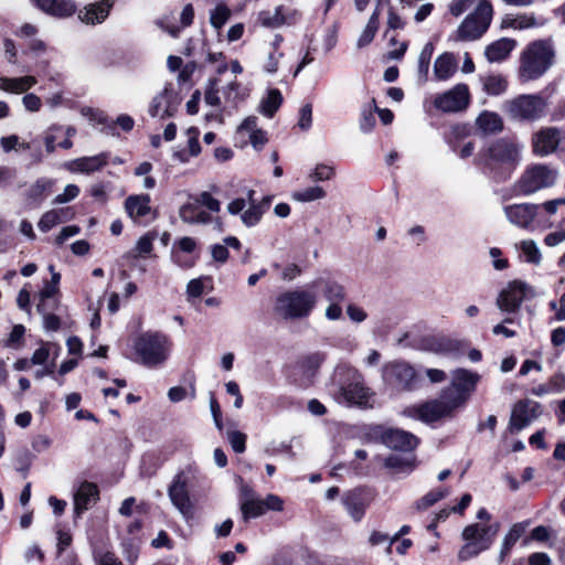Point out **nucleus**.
Instances as JSON below:
<instances>
[{
    "instance_id": "obj_1",
    "label": "nucleus",
    "mask_w": 565,
    "mask_h": 565,
    "mask_svg": "<svg viewBox=\"0 0 565 565\" xmlns=\"http://www.w3.org/2000/svg\"><path fill=\"white\" fill-rule=\"evenodd\" d=\"M523 145L514 138L501 137L487 142L477 153L475 162L497 181L510 179L522 161Z\"/></svg>"
},
{
    "instance_id": "obj_2",
    "label": "nucleus",
    "mask_w": 565,
    "mask_h": 565,
    "mask_svg": "<svg viewBox=\"0 0 565 565\" xmlns=\"http://www.w3.org/2000/svg\"><path fill=\"white\" fill-rule=\"evenodd\" d=\"M555 50L551 41L537 40L526 45L520 56L519 77L522 82L543 76L553 65Z\"/></svg>"
},
{
    "instance_id": "obj_3",
    "label": "nucleus",
    "mask_w": 565,
    "mask_h": 565,
    "mask_svg": "<svg viewBox=\"0 0 565 565\" xmlns=\"http://www.w3.org/2000/svg\"><path fill=\"white\" fill-rule=\"evenodd\" d=\"M317 302L318 297L315 291L297 288L279 294L273 310L284 320H298L309 317Z\"/></svg>"
},
{
    "instance_id": "obj_4",
    "label": "nucleus",
    "mask_w": 565,
    "mask_h": 565,
    "mask_svg": "<svg viewBox=\"0 0 565 565\" xmlns=\"http://www.w3.org/2000/svg\"><path fill=\"white\" fill-rule=\"evenodd\" d=\"M171 342L169 338L159 332L141 334L135 342V351L140 362L154 367L162 364L169 356Z\"/></svg>"
},
{
    "instance_id": "obj_5",
    "label": "nucleus",
    "mask_w": 565,
    "mask_h": 565,
    "mask_svg": "<svg viewBox=\"0 0 565 565\" xmlns=\"http://www.w3.org/2000/svg\"><path fill=\"white\" fill-rule=\"evenodd\" d=\"M503 111L514 121H535L546 111V102L539 94H523L503 103Z\"/></svg>"
},
{
    "instance_id": "obj_6",
    "label": "nucleus",
    "mask_w": 565,
    "mask_h": 565,
    "mask_svg": "<svg viewBox=\"0 0 565 565\" xmlns=\"http://www.w3.org/2000/svg\"><path fill=\"white\" fill-rule=\"evenodd\" d=\"M498 530L499 524H470L466 526L462 531V539L466 541V544L459 550L458 559L465 562L489 550Z\"/></svg>"
},
{
    "instance_id": "obj_7",
    "label": "nucleus",
    "mask_w": 565,
    "mask_h": 565,
    "mask_svg": "<svg viewBox=\"0 0 565 565\" xmlns=\"http://www.w3.org/2000/svg\"><path fill=\"white\" fill-rule=\"evenodd\" d=\"M493 17L492 4L488 0H480L473 12L469 13L457 29V39L460 41H476L489 29Z\"/></svg>"
},
{
    "instance_id": "obj_8",
    "label": "nucleus",
    "mask_w": 565,
    "mask_h": 565,
    "mask_svg": "<svg viewBox=\"0 0 565 565\" xmlns=\"http://www.w3.org/2000/svg\"><path fill=\"white\" fill-rule=\"evenodd\" d=\"M382 379L386 386L396 392H409L418 386L416 370L406 361L394 360L382 367Z\"/></svg>"
},
{
    "instance_id": "obj_9",
    "label": "nucleus",
    "mask_w": 565,
    "mask_h": 565,
    "mask_svg": "<svg viewBox=\"0 0 565 565\" xmlns=\"http://www.w3.org/2000/svg\"><path fill=\"white\" fill-rule=\"evenodd\" d=\"M558 178V171L544 163H534L524 170L518 181V188L524 195L534 194L552 188Z\"/></svg>"
},
{
    "instance_id": "obj_10",
    "label": "nucleus",
    "mask_w": 565,
    "mask_h": 565,
    "mask_svg": "<svg viewBox=\"0 0 565 565\" xmlns=\"http://www.w3.org/2000/svg\"><path fill=\"white\" fill-rule=\"evenodd\" d=\"M479 381L480 375L478 373L466 369H456L451 373L450 385L444 388L443 392L459 408L467 403L476 391Z\"/></svg>"
},
{
    "instance_id": "obj_11",
    "label": "nucleus",
    "mask_w": 565,
    "mask_h": 565,
    "mask_svg": "<svg viewBox=\"0 0 565 565\" xmlns=\"http://www.w3.org/2000/svg\"><path fill=\"white\" fill-rule=\"evenodd\" d=\"M457 408L456 404L441 391L438 398L428 401L419 406L407 407L404 411V415L425 423H433L451 416Z\"/></svg>"
},
{
    "instance_id": "obj_12",
    "label": "nucleus",
    "mask_w": 565,
    "mask_h": 565,
    "mask_svg": "<svg viewBox=\"0 0 565 565\" xmlns=\"http://www.w3.org/2000/svg\"><path fill=\"white\" fill-rule=\"evenodd\" d=\"M191 469L182 470L175 475L168 489V495L172 505L189 522L194 518L195 507L188 490L189 473Z\"/></svg>"
},
{
    "instance_id": "obj_13",
    "label": "nucleus",
    "mask_w": 565,
    "mask_h": 565,
    "mask_svg": "<svg viewBox=\"0 0 565 565\" xmlns=\"http://www.w3.org/2000/svg\"><path fill=\"white\" fill-rule=\"evenodd\" d=\"M191 469L182 470L175 475L168 489V495L172 505L189 522L194 518L195 507L188 490L189 473Z\"/></svg>"
},
{
    "instance_id": "obj_14",
    "label": "nucleus",
    "mask_w": 565,
    "mask_h": 565,
    "mask_svg": "<svg viewBox=\"0 0 565 565\" xmlns=\"http://www.w3.org/2000/svg\"><path fill=\"white\" fill-rule=\"evenodd\" d=\"M372 396L373 393L364 385L362 375L356 371H352L351 381L347 385L341 386L339 398L348 405L367 407Z\"/></svg>"
},
{
    "instance_id": "obj_15",
    "label": "nucleus",
    "mask_w": 565,
    "mask_h": 565,
    "mask_svg": "<svg viewBox=\"0 0 565 565\" xmlns=\"http://www.w3.org/2000/svg\"><path fill=\"white\" fill-rule=\"evenodd\" d=\"M470 94L466 84H457L451 89L439 94L434 99V106L444 113H457L469 105Z\"/></svg>"
},
{
    "instance_id": "obj_16",
    "label": "nucleus",
    "mask_w": 565,
    "mask_h": 565,
    "mask_svg": "<svg viewBox=\"0 0 565 565\" xmlns=\"http://www.w3.org/2000/svg\"><path fill=\"white\" fill-rule=\"evenodd\" d=\"M540 204L520 203L510 204L503 207V212L508 221L524 230H534L539 216Z\"/></svg>"
},
{
    "instance_id": "obj_17",
    "label": "nucleus",
    "mask_w": 565,
    "mask_h": 565,
    "mask_svg": "<svg viewBox=\"0 0 565 565\" xmlns=\"http://www.w3.org/2000/svg\"><path fill=\"white\" fill-rule=\"evenodd\" d=\"M542 414V406L539 402L523 399L518 402L511 413L509 429L511 433H519L529 426Z\"/></svg>"
},
{
    "instance_id": "obj_18",
    "label": "nucleus",
    "mask_w": 565,
    "mask_h": 565,
    "mask_svg": "<svg viewBox=\"0 0 565 565\" xmlns=\"http://www.w3.org/2000/svg\"><path fill=\"white\" fill-rule=\"evenodd\" d=\"M562 134L556 127H543L532 135V151L537 157L554 153L561 143Z\"/></svg>"
},
{
    "instance_id": "obj_19",
    "label": "nucleus",
    "mask_w": 565,
    "mask_h": 565,
    "mask_svg": "<svg viewBox=\"0 0 565 565\" xmlns=\"http://www.w3.org/2000/svg\"><path fill=\"white\" fill-rule=\"evenodd\" d=\"M529 290V286L520 280L511 281L497 298V306L501 311L516 312Z\"/></svg>"
},
{
    "instance_id": "obj_20",
    "label": "nucleus",
    "mask_w": 565,
    "mask_h": 565,
    "mask_svg": "<svg viewBox=\"0 0 565 565\" xmlns=\"http://www.w3.org/2000/svg\"><path fill=\"white\" fill-rule=\"evenodd\" d=\"M239 510L243 520L247 522L249 519L259 518L265 514V505L263 499L258 498L254 489L239 478Z\"/></svg>"
},
{
    "instance_id": "obj_21",
    "label": "nucleus",
    "mask_w": 565,
    "mask_h": 565,
    "mask_svg": "<svg viewBox=\"0 0 565 565\" xmlns=\"http://www.w3.org/2000/svg\"><path fill=\"white\" fill-rule=\"evenodd\" d=\"M109 154L102 152L92 157H82L65 162L64 167L72 173H85L89 174L95 171H99L107 164Z\"/></svg>"
},
{
    "instance_id": "obj_22",
    "label": "nucleus",
    "mask_w": 565,
    "mask_h": 565,
    "mask_svg": "<svg viewBox=\"0 0 565 565\" xmlns=\"http://www.w3.org/2000/svg\"><path fill=\"white\" fill-rule=\"evenodd\" d=\"M382 441L387 447L401 451L413 450L418 444L415 435L397 428L385 430L382 435Z\"/></svg>"
},
{
    "instance_id": "obj_23",
    "label": "nucleus",
    "mask_w": 565,
    "mask_h": 565,
    "mask_svg": "<svg viewBox=\"0 0 565 565\" xmlns=\"http://www.w3.org/2000/svg\"><path fill=\"white\" fill-rule=\"evenodd\" d=\"M174 98L175 96L173 90L166 87L161 93L153 97L149 107L150 116L160 117L161 119L172 117L177 111Z\"/></svg>"
},
{
    "instance_id": "obj_24",
    "label": "nucleus",
    "mask_w": 565,
    "mask_h": 565,
    "mask_svg": "<svg viewBox=\"0 0 565 565\" xmlns=\"http://www.w3.org/2000/svg\"><path fill=\"white\" fill-rule=\"evenodd\" d=\"M99 490L95 483L84 481L74 493V512L79 516L88 510L92 503L98 500Z\"/></svg>"
},
{
    "instance_id": "obj_25",
    "label": "nucleus",
    "mask_w": 565,
    "mask_h": 565,
    "mask_svg": "<svg viewBox=\"0 0 565 565\" xmlns=\"http://www.w3.org/2000/svg\"><path fill=\"white\" fill-rule=\"evenodd\" d=\"M34 6L44 13L55 18H68L76 11L72 0H33Z\"/></svg>"
},
{
    "instance_id": "obj_26",
    "label": "nucleus",
    "mask_w": 565,
    "mask_h": 565,
    "mask_svg": "<svg viewBox=\"0 0 565 565\" xmlns=\"http://www.w3.org/2000/svg\"><path fill=\"white\" fill-rule=\"evenodd\" d=\"M370 500L361 490H353L343 497V504L350 516L359 522L364 516Z\"/></svg>"
},
{
    "instance_id": "obj_27",
    "label": "nucleus",
    "mask_w": 565,
    "mask_h": 565,
    "mask_svg": "<svg viewBox=\"0 0 565 565\" xmlns=\"http://www.w3.org/2000/svg\"><path fill=\"white\" fill-rule=\"evenodd\" d=\"M111 6L109 0L88 4L78 12V19L86 24H99L108 17Z\"/></svg>"
},
{
    "instance_id": "obj_28",
    "label": "nucleus",
    "mask_w": 565,
    "mask_h": 565,
    "mask_svg": "<svg viewBox=\"0 0 565 565\" xmlns=\"http://www.w3.org/2000/svg\"><path fill=\"white\" fill-rule=\"evenodd\" d=\"M515 46V40L502 38L486 46L484 56L490 63H500L509 57Z\"/></svg>"
},
{
    "instance_id": "obj_29",
    "label": "nucleus",
    "mask_w": 565,
    "mask_h": 565,
    "mask_svg": "<svg viewBox=\"0 0 565 565\" xmlns=\"http://www.w3.org/2000/svg\"><path fill=\"white\" fill-rule=\"evenodd\" d=\"M125 210L134 222H138L151 211L150 196L148 194L129 195L125 201Z\"/></svg>"
},
{
    "instance_id": "obj_30",
    "label": "nucleus",
    "mask_w": 565,
    "mask_h": 565,
    "mask_svg": "<svg viewBox=\"0 0 565 565\" xmlns=\"http://www.w3.org/2000/svg\"><path fill=\"white\" fill-rule=\"evenodd\" d=\"M271 203V196L263 198L258 203H252L241 214V221L246 227H254L262 221L264 214L268 211Z\"/></svg>"
},
{
    "instance_id": "obj_31",
    "label": "nucleus",
    "mask_w": 565,
    "mask_h": 565,
    "mask_svg": "<svg viewBox=\"0 0 565 565\" xmlns=\"http://www.w3.org/2000/svg\"><path fill=\"white\" fill-rule=\"evenodd\" d=\"M179 216L188 224H207L212 220V216L198 206L195 202H189L181 205Z\"/></svg>"
},
{
    "instance_id": "obj_32",
    "label": "nucleus",
    "mask_w": 565,
    "mask_h": 565,
    "mask_svg": "<svg viewBox=\"0 0 565 565\" xmlns=\"http://www.w3.org/2000/svg\"><path fill=\"white\" fill-rule=\"evenodd\" d=\"M457 60L452 53L439 55L434 64V75L438 81L450 78L457 71Z\"/></svg>"
},
{
    "instance_id": "obj_33",
    "label": "nucleus",
    "mask_w": 565,
    "mask_h": 565,
    "mask_svg": "<svg viewBox=\"0 0 565 565\" xmlns=\"http://www.w3.org/2000/svg\"><path fill=\"white\" fill-rule=\"evenodd\" d=\"M35 84L36 78L31 75L13 78L0 77V89L12 94L25 93Z\"/></svg>"
},
{
    "instance_id": "obj_34",
    "label": "nucleus",
    "mask_w": 565,
    "mask_h": 565,
    "mask_svg": "<svg viewBox=\"0 0 565 565\" xmlns=\"http://www.w3.org/2000/svg\"><path fill=\"white\" fill-rule=\"evenodd\" d=\"M476 125L484 135H494L503 130V121L497 113L483 111L481 113Z\"/></svg>"
},
{
    "instance_id": "obj_35",
    "label": "nucleus",
    "mask_w": 565,
    "mask_h": 565,
    "mask_svg": "<svg viewBox=\"0 0 565 565\" xmlns=\"http://www.w3.org/2000/svg\"><path fill=\"white\" fill-rule=\"evenodd\" d=\"M526 526H527L526 522L515 523L512 525V527L509 530V532L505 534V536L503 539L502 546H501L500 554H499V562H503L505 559V557L509 555L513 545L524 534Z\"/></svg>"
},
{
    "instance_id": "obj_36",
    "label": "nucleus",
    "mask_w": 565,
    "mask_h": 565,
    "mask_svg": "<svg viewBox=\"0 0 565 565\" xmlns=\"http://www.w3.org/2000/svg\"><path fill=\"white\" fill-rule=\"evenodd\" d=\"M319 284L322 287L323 298L328 302H343L347 299V290L340 282L332 279H320Z\"/></svg>"
},
{
    "instance_id": "obj_37",
    "label": "nucleus",
    "mask_w": 565,
    "mask_h": 565,
    "mask_svg": "<svg viewBox=\"0 0 565 565\" xmlns=\"http://www.w3.org/2000/svg\"><path fill=\"white\" fill-rule=\"evenodd\" d=\"M382 6L383 4L381 2H379L377 6L375 7V10L371 14L366 26L364 28V30L362 31L361 35L358 39V42H356L358 47H360V49L364 47L373 41V39L376 34V31L379 29L380 10H381Z\"/></svg>"
},
{
    "instance_id": "obj_38",
    "label": "nucleus",
    "mask_w": 565,
    "mask_h": 565,
    "mask_svg": "<svg viewBox=\"0 0 565 565\" xmlns=\"http://www.w3.org/2000/svg\"><path fill=\"white\" fill-rule=\"evenodd\" d=\"M282 104V95L278 89H270L266 98L262 99L258 110L262 115L271 118Z\"/></svg>"
},
{
    "instance_id": "obj_39",
    "label": "nucleus",
    "mask_w": 565,
    "mask_h": 565,
    "mask_svg": "<svg viewBox=\"0 0 565 565\" xmlns=\"http://www.w3.org/2000/svg\"><path fill=\"white\" fill-rule=\"evenodd\" d=\"M483 90L488 95L498 96L508 88V81L501 74H490L482 78Z\"/></svg>"
},
{
    "instance_id": "obj_40",
    "label": "nucleus",
    "mask_w": 565,
    "mask_h": 565,
    "mask_svg": "<svg viewBox=\"0 0 565 565\" xmlns=\"http://www.w3.org/2000/svg\"><path fill=\"white\" fill-rule=\"evenodd\" d=\"M324 358V354L321 352H315L306 355L300 362V367L302 372L308 376L315 375V373L323 363Z\"/></svg>"
},
{
    "instance_id": "obj_41",
    "label": "nucleus",
    "mask_w": 565,
    "mask_h": 565,
    "mask_svg": "<svg viewBox=\"0 0 565 565\" xmlns=\"http://www.w3.org/2000/svg\"><path fill=\"white\" fill-rule=\"evenodd\" d=\"M503 23L515 30H524L537 25L535 17L530 13L519 14L514 18L508 15L503 20Z\"/></svg>"
},
{
    "instance_id": "obj_42",
    "label": "nucleus",
    "mask_w": 565,
    "mask_h": 565,
    "mask_svg": "<svg viewBox=\"0 0 565 565\" xmlns=\"http://www.w3.org/2000/svg\"><path fill=\"white\" fill-rule=\"evenodd\" d=\"M258 20L264 26L277 28L285 22L282 7H276L274 11H262L258 15Z\"/></svg>"
},
{
    "instance_id": "obj_43",
    "label": "nucleus",
    "mask_w": 565,
    "mask_h": 565,
    "mask_svg": "<svg viewBox=\"0 0 565 565\" xmlns=\"http://www.w3.org/2000/svg\"><path fill=\"white\" fill-rule=\"evenodd\" d=\"M434 53V45L433 43L428 42L424 45L423 50L419 53L418 56V75L424 81H426L428 72H429V65H430V58Z\"/></svg>"
},
{
    "instance_id": "obj_44",
    "label": "nucleus",
    "mask_w": 565,
    "mask_h": 565,
    "mask_svg": "<svg viewBox=\"0 0 565 565\" xmlns=\"http://www.w3.org/2000/svg\"><path fill=\"white\" fill-rule=\"evenodd\" d=\"M326 196V191L321 186H310L303 189L301 191H296L292 193V199L298 202H311L316 200L323 199Z\"/></svg>"
},
{
    "instance_id": "obj_45",
    "label": "nucleus",
    "mask_w": 565,
    "mask_h": 565,
    "mask_svg": "<svg viewBox=\"0 0 565 565\" xmlns=\"http://www.w3.org/2000/svg\"><path fill=\"white\" fill-rule=\"evenodd\" d=\"M520 248L525 257V260L531 264L539 265L542 259L541 252L533 239H525L520 243Z\"/></svg>"
},
{
    "instance_id": "obj_46",
    "label": "nucleus",
    "mask_w": 565,
    "mask_h": 565,
    "mask_svg": "<svg viewBox=\"0 0 565 565\" xmlns=\"http://www.w3.org/2000/svg\"><path fill=\"white\" fill-rule=\"evenodd\" d=\"M52 185V180L45 178L39 179L35 181L34 184L30 186V189L26 192V195L32 201H40L43 199L44 193L50 191Z\"/></svg>"
},
{
    "instance_id": "obj_47",
    "label": "nucleus",
    "mask_w": 565,
    "mask_h": 565,
    "mask_svg": "<svg viewBox=\"0 0 565 565\" xmlns=\"http://www.w3.org/2000/svg\"><path fill=\"white\" fill-rule=\"evenodd\" d=\"M231 17V10L225 4H218L210 14V23L216 30L223 28Z\"/></svg>"
},
{
    "instance_id": "obj_48",
    "label": "nucleus",
    "mask_w": 565,
    "mask_h": 565,
    "mask_svg": "<svg viewBox=\"0 0 565 565\" xmlns=\"http://www.w3.org/2000/svg\"><path fill=\"white\" fill-rule=\"evenodd\" d=\"M204 100L207 105L212 107H218L221 105V98L218 96V79L211 78L207 82Z\"/></svg>"
},
{
    "instance_id": "obj_49",
    "label": "nucleus",
    "mask_w": 565,
    "mask_h": 565,
    "mask_svg": "<svg viewBox=\"0 0 565 565\" xmlns=\"http://www.w3.org/2000/svg\"><path fill=\"white\" fill-rule=\"evenodd\" d=\"M446 495L443 490H431L416 502L417 510H426Z\"/></svg>"
},
{
    "instance_id": "obj_50",
    "label": "nucleus",
    "mask_w": 565,
    "mask_h": 565,
    "mask_svg": "<svg viewBox=\"0 0 565 565\" xmlns=\"http://www.w3.org/2000/svg\"><path fill=\"white\" fill-rule=\"evenodd\" d=\"M58 223H61L60 212L52 210L42 215L38 226L40 231L47 232Z\"/></svg>"
},
{
    "instance_id": "obj_51",
    "label": "nucleus",
    "mask_w": 565,
    "mask_h": 565,
    "mask_svg": "<svg viewBox=\"0 0 565 565\" xmlns=\"http://www.w3.org/2000/svg\"><path fill=\"white\" fill-rule=\"evenodd\" d=\"M198 206H205L211 212H218L221 209V203L218 200L212 196L210 192H201L194 200Z\"/></svg>"
},
{
    "instance_id": "obj_52",
    "label": "nucleus",
    "mask_w": 565,
    "mask_h": 565,
    "mask_svg": "<svg viewBox=\"0 0 565 565\" xmlns=\"http://www.w3.org/2000/svg\"><path fill=\"white\" fill-rule=\"evenodd\" d=\"M227 440L230 441L233 450L237 454L245 451L246 435L238 430L227 431Z\"/></svg>"
},
{
    "instance_id": "obj_53",
    "label": "nucleus",
    "mask_w": 565,
    "mask_h": 565,
    "mask_svg": "<svg viewBox=\"0 0 565 565\" xmlns=\"http://www.w3.org/2000/svg\"><path fill=\"white\" fill-rule=\"evenodd\" d=\"M239 87L241 85L236 81L231 82L224 87L223 94L226 103L232 106H236L237 102L239 100Z\"/></svg>"
},
{
    "instance_id": "obj_54",
    "label": "nucleus",
    "mask_w": 565,
    "mask_h": 565,
    "mask_svg": "<svg viewBox=\"0 0 565 565\" xmlns=\"http://www.w3.org/2000/svg\"><path fill=\"white\" fill-rule=\"evenodd\" d=\"M431 351L437 354H450L457 350L456 344L448 339H438L431 344Z\"/></svg>"
},
{
    "instance_id": "obj_55",
    "label": "nucleus",
    "mask_w": 565,
    "mask_h": 565,
    "mask_svg": "<svg viewBox=\"0 0 565 565\" xmlns=\"http://www.w3.org/2000/svg\"><path fill=\"white\" fill-rule=\"evenodd\" d=\"M312 125V106L311 104L303 105L299 110L298 127L301 130H308Z\"/></svg>"
},
{
    "instance_id": "obj_56",
    "label": "nucleus",
    "mask_w": 565,
    "mask_h": 565,
    "mask_svg": "<svg viewBox=\"0 0 565 565\" xmlns=\"http://www.w3.org/2000/svg\"><path fill=\"white\" fill-rule=\"evenodd\" d=\"M189 138H188V149H189V154L191 157H196L200 154L201 152V146H200V142H199V130L194 127L192 128H189L188 131H186Z\"/></svg>"
},
{
    "instance_id": "obj_57",
    "label": "nucleus",
    "mask_w": 565,
    "mask_h": 565,
    "mask_svg": "<svg viewBox=\"0 0 565 565\" xmlns=\"http://www.w3.org/2000/svg\"><path fill=\"white\" fill-rule=\"evenodd\" d=\"M79 194V188L76 184H67L63 191V193L58 194L54 199L55 204H64L67 203Z\"/></svg>"
},
{
    "instance_id": "obj_58",
    "label": "nucleus",
    "mask_w": 565,
    "mask_h": 565,
    "mask_svg": "<svg viewBox=\"0 0 565 565\" xmlns=\"http://www.w3.org/2000/svg\"><path fill=\"white\" fill-rule=\"evenodd\" d=\"M347 315L349 319L354 323H361L367 318L366 311L355 303H349L347 306Z\"/></svg>"
},
{
    "instance_id": "obj_59",
    "label": "nucleus",
    "mask_w": 565,
    "mask_h": 565,
    "mask_svg": "<svg viewBox=\"0 0 565 565\" xmlns=\"http://www.w3.org/2000/svg\"><path fill=\"white\" fill-rule=\"evenodd\" d=\"M334 175L333 168L326 164H318L313 172L310 174V178L316 181H326L330 180Z\"/></svg>"
},
{
    "instance_id": "obj_60",
    "label": "nucleus",
    "mask_w": 565,
    "mask_h": 565,
    "mask_svg": "<svg viewBox=\"0 0 565 565\" xmlns=\"http://www.w3.org/2000/svg\"><path fill=\"white\" fill-rule=\"evenodd\" d=\"M60 306V302L57 299H50V298H39V302L36 305L38 312L43 316L50 312L55 311Z\"/></svg>"
},
{
    "instance_id": "obj_61",
    "label": "nucleus",
    "mask_w": 565,
    "mask_h": 565,
    "mask_svg": "<svg viewBox=\"0 0 565 565\" xmlns=\"http://www.w3.org/2000/svg\"><path fill=\"white\" fill-rule=\"evenodd\" d=\"M475 0H452L449 4V11L454 17H459L466 12Z\"/></svg>"
},
{
    "instance_id": "obj_62",
    "label": "nucleus",
    "mask_w": 565,
    "mask_h": 565,
    "mask_svg": "<svg viewBox=\"0 0 565 565\" xmlns=\"http://www.w3.org/2000/svg\"><path fill=\"white\" fill-rule=\"evenodd\" d=\"M22 104L28 111H39L42 106V100L35 94H26L22 98Z\"/></svg>"
},
{
    "instance_id": "obj_63",
    "label": "nucleus",
    "mask_w": 565,
    "mask_h": 565,
    "mask_svg": "<svg viewBox=\"0 0 565 565\" xmlns=\"http://www.w3.org/2000/svg\"><path fill=\"white\" fill-rule=\"evenodd\" d=\"M97 565H122L119 558L111 552L100 553L95 556Z\"/></svg>"
},
{
    "instance_id": "obj_64",
    "label": "nucleus",
    "mask_w": 565,
    "mask_h": 565,
    "mask_svg": "<svg viewBox=\"0 0 565 565\" xmlns=\"http://www.w3.org/2000/svg\"><path fill=\"white\" fill-rule=\"evenodd\" d=\"M527 562L530 565H551L552 564L551 557L546 553H543V552L532 553L529 556Z\"/></svg>"
}]
</instances>
